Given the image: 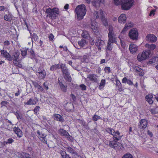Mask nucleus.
Listing matches in <instances>:
<instances>
[{
	"mask_svg": "<svg viewBox=\"0 0 158 158\" xmlns=\"http://www.w3.org/2000/svg\"><path fill=\"white\" fill-rule=\"evenodd\" d=\"M77 15V18L79 20L82 19L86 14V9L84 4H81L77 6L75 9Z\"/></svg>",
	"mask_w": 158,
	"mask_h": 158,
	"instance_id": "obj_1",
	"label": "nucleus"
},
{
	"mask_svg": "<svg viewBox=\"0 0 158 158\" xmlns=\"http://www.w3.org/2000/svg\"><path fill=\"white\" fill-rule=\"evenodd\" d=\"M45 12L47 14V17L49 16L50 19H53L59 15V10L56 8L54 7L52 9L49 8L46 9Z\"/></svg>",
	"mask_w": 158,
	"mask_h": 158,
	"instance_id": "obj_2",
	"label": "nucleus"
},
{
	"mask_svg": "<svg viewBox=\"0 0 158 158\" xmlns=\"http://www.w3.org/2000/svg\"><path fill=\"white\" fill-rule=\"evenodd\" d=\"M60 67L62 70L63 76L66 80L68 82H71L72 78L70 75L68 69L65 66V65L64 64H61L60 65Z\"/></svg>",
	"mask_w": 158,
	"mask_h": 158,
	"instance_id": "obj_3",
	"label": "nucleus"
},
{
	"mask_svg": "<svg viewBox=\"0 0 158 158\" xmlns=\"http://www.w3.org/2000/svg\"><path fill=\"white\" fill-rule=\"evenodd\" d=\"M134 0H121V8L123 10L130 9L133 5Z\"/></svg>",
	"mask_w": 158,
	"mask_h": 158,
	"instance_id": "obj_4",
	"label": "nucleus"
},
{
	"mask_svg": "<svg viewBox=\"0 0 158 158\" xmlns=\"http://www.w3.org/2000/svg\"><path fill=\"white\" fill-rule=\"evenodd\" d=\"M151 52L149 50H146L143 52L142 53H139L137 56V59L139 61L145 60L148 58Z\"/></svg>",
	"mask_w": 158,
	"mask_h": 158,
	"instance_id": "obj_5",
	"label": "nucleus"
},
{
	"mask_svg": "<svg viewBox=\"0 0 158 158\" xmlns=\"http://www.w3.org/2000/svg\"><path fill=\"white\" fill-rule=\"evenodd\" d=\"M129 35L131 39L133 40H137L138 33L136 29L133 28L129 32Z\"/></svg>",
	"mask_w": 158,
	"mask_h": 158,
	"instance_id": "obj_6",
	"label": "nucleus"
},
{
	"mask_svg": "<svg viewBox=\"0 0 158 158\" xmlns=\"http://www.w3.org/2000/svg\"><path fill=\"white\" fill-rule=\"evenodd\" d=\"M140 124L139 126V128L140 129L144 130L146 128L148 125V122L146 119H142L140 121Z\"/></svg>",
	"mask_w": 158,
	"mask_h": 158,
	"instance_id": "obj_7",
	"label": "nucleus"
},
{
	"mask_svg": "<svg viewBox=\"0 0 158 158\" xmlns=\"http://www.w3.org/2000/svg\"><path fill=\"white\" fill-rule=\"evenodd\" d=\"M100 13L101 16V20L103 25L105 26H107L108 23L107 19L104 16V12L102 10H100Z\"/></svg>",
	"mask_w": 158,
	"mask_h": 158,
	"instance_id": "obj_8",
	"label": "nucleus"
},
{
	"mask_svg": "<svg viewBox=\"0 0 158 158\" xmlns=\"http://www.w3.org/2000/svg\"><path fill=\"white\" fill-rule=\"evenodd\" d=\"M37 133L39 135V138L40 140L43 143H46L47 139L45 138L46 136V135L42 132H40L39 131H37Z\"/></svg>",
	"mask_w": 158,
	"mask_h": 158,
	"instance_id": "obj_9",
	"label": "nucleus"
},
{
	"mask_svg": "<svg viewBox=\"0 0 158 158\" xmlns=\"http://www.w3.org/2000/svg\"><path fill=\"white\" fill-rule=\"evenodd\" d=\"M104 44V41L100 39H97L96 40L95 44L99 50H101V48L102 47Z\"/></svg>",
	"mask_w": 158,
	"mask_h": 158,
	"instance_id": "obj_10",
	"label": "nucleus"
},
{
	"mask_svg": "<svg viewBox=\"0 0 158 158\" xmlns=\"http://www.w3.org/2000/svg\"><path fill=\"white\" fill-rule=\"evenodd\" d=\"M146 40L152 42H155L157 40V37L154 35L152 34L148 35L146 37Z\"/></svg>",
	"mask_w": 158,
	"mask_h": 158,
	"instance_id": "obj_11",
	"label": "nucleus"
},
{
	"mask_svg": "<svg viewBox=\"0 0 158 158\" xmlns=\"http://www.w3.org/2000/svg\"><path fill=\"white\" fill-rule=\"evenodd\" d=\"M1 52L2 55L9 61H11L12 60V58L11 56L6 51L2 50L1 51Z\"/></svg>",
	"mask_w": 158,
	"mask_h": 158,
	"instance_id": "obj_12",
	"label": "nucleus"
},
{
	"mask_svg": "<svg viewBox=\"0 0 158 158\" xmlns=\"http://www.w3.org/2000/svg\"><path fill=\"white\" fill-rule=\"evenodd\" d=\"M108 36L109 39L108 42H111L112 43H116L117 42L116 41V37L114 33H110L109 34H108Z\"/></svg>",
	"mask_w": 158,
	"mask_h": 158,
	"instance_id": "obj_13",
	"label": "nucleus"
},
{
	"mask_svg": "<svg viewBox=\"0 0 158 158\" xmlns=\"http://www.w3.org/2000/svg\"><path fill=\"white\" fill-rule=\"evenodd\" d=\"M137 48V46L134 44H131L129 45V50L131 53L132 54L136 52L138 49Z\"/></svg>",
	"mask_w": 158,
	"mask_h": 158,
	"instance_id": "obj_14",
	"label": "nucleus"
},
{
	"mask_svg": "<svg viewBox=\"0 0 158 158\" xmlns=\"http://www.w3.org/2000/svg\"><path fill=\"white\" fill-rule=\"evenodd\" d=\"M126 19L127 18L125 14H121L118 17V20L120 23H124L126 22Z\"/></svg>",
	"mask_w": 158,
	"mask_h": 158,
	"instance_id": "obj_15",
	"label": "nucleus"
},
{
	"mask_svg": "<svg viewBox=\"0 0 158 158\" xmlns=\"http://www.w3.org/2000/svg\"><path fill=\"white\" fill-rule=\"evenodd\" d=\"M65 148L67 149L68 152L71 153L73 156H78V154L75 149L69 146Z\"/></svg>",
	"mask_w": 158,
	"mask_h": 158,
	"instance_id": "obj_16",
	"label": "nucleus"
},
{
	"mask_svg": "<svg viewBox=\"0 0 158 158\" xmlns=\"http://www.w3.org/2000/svg\"><path fill=\"white\" fill-rule=\"evenodd\" d=\"M13 131L18 136L19 138L23 136V133L22 131L18 127H15L13 128Z\"/></svg>",
	"mask_w": 158,
	"mask_h": 158,
	"instance_id": "obj_17",
	"label": "nucleus"
},
{
	"mask_svg": "<svg viewBox=\"0 0 158 158\" xmlns=\"http://www.w3.org/2000/svg\"><path fill=\"white\" fill-rule=\"evenodd\" d=\"M118 143L116 141H110L109 145L111 148L116 149L118 146Z\"/></svg>",
	"mask_w": 158,
	"mask_h": 158,
	"instance_id": "obj_18",
	"label": "nucleus"
},
{
	"mask_svg": "<svg viewBox=\"0 0 158 158\" xmlns=\"http://www.w3.org/2000/svg\"><path fill=\"white\" fill-rule=\"evenodd\" d=\"M104 2V0H94L92 3L93 6L97 7L99 6L100 3H103Z\"/></svg>",
	"mask_w": 158,
	"mask_h": 158,
	"instance_id": "obj_19",
	"label": "nucleus"
},
{
	"mask_svg": "<svg viewBox=\"0 0 158 158\" xmlns=\"http://www.w3.org/2000/svg\"><path fill=\"white\" fill-rule=\"evenodd\" d=\"M37 101L38 100L36 98H34V99L31 98L27 102H25L24 103L27 105H35Z\"/></svg>",
	"mask_w": 158,
	"mask_h": 158,
	"instance_id": "obj_20",
	"label": "nucleus"
},
{
	"mask_svg": "<svg viewBox=\"0 0 158 158\" xmlns=\"http://www.w3.org/2000/svg\"><path fill=\"white\" fill-rule=\"evenodd\" d=\"M91 27L95 33H97L98 31V26L97 25V23L94 21L92 22Z\"/></svg>",
	"mask_w": 158,
	"mask_h": 158,
	"instance_id": "obj_21",
	"label": "nucleus"
},
{
	"mask_svg": "<svg viewBox=\"0 0 158 158\" xmlns=\"http://www.w3.org/2000/svg\"><path fill=\"white\" fill-rule=\"evenodd\" d=\"M53 116L54 117V119L55 120L60 121L61 122H63L64 121V119L62 116L58 114H55Z\"/></svg>",
	"mask_w": 158,
	"mask_h": 158,
	"instance_id": "obj_22",
	"label": "nucleus"
},
{
	"mask_svg": "<svg viewBox=\"0 0 158 158\" xmlns=\"http://www.w3.org/2000/svg\"><path fill=\"white\" fill-rule=\"evenodd\" d=\"M135 70L137 72L139 73V75L143 76L144 75L143 70L138 66H135L134 68Z\"/></svg>",
	"mask_w": 158,
	"mask_h": 158,
	"instance_id": "obj_23",
	"label": "nucleus"
},
{
	"mask_svg": "<svg viewBox=\"0 0 158 158\" xmlns=\"http://www.w3.org/2000/svg\"><path fill=\"white\" fill-rule=\"evenodd\" d=\"M152 94H149L146 96L145 99L146 100L149 104H152L153 102V101L152 100Z\"/></svg>",
	"mask_w": 158,
	"mask_h": 158,
	"instance_id": "obj_24",
	"label": "nucleus"
},
{
	"mask_svg": "<svg viewBox=\"0 0 158 158\" xmlns=\"http://www.w3.org/2000/svg\"><path fill=\"white\" fill-rule=\"evenodd\" d=\"M19 54V52H15L13 54L12 58L14 61H18V60Z\"/></svg>",
	"mask_w": 158,
	"mask_h": 158,
	"instance_id": "obj_25",
	"label": "nucleus"
},
{
	"mask_svg": "<svg viewBox=\"0 0 158 158\" xmlns=\"http://www.w3.org/2000/svg\"><path fill=\"white\" fill-rule=\"evenodd\" d=\"M145 46L146 48H148L150 51V50H153L156 47V45L153 44H145Z\"/></svg>",
	"mask_w": 158,
	"mask_h": 158,
	"instance_id": "obj_26",
	"label": "nucleus"
},
{
	"mask_svg": "<svg viewBox=\"0 0 158 158\" xmlns=\"http://www.w3.org/2000/svg\"><path fill=\"white\" fill-rule=\"evenodd\" d=\"M132 23L130 22L128 23H127L125 25V27H124L123 29L121 31V33L123 34L125 33V31L127 30V28L128 27H131Z\"/></svg>",
	"mask_w": 158,
	"mask_h": 158,
	"instance_id": "obj_27",
	"label": "nucleus"
},
{
	"mask_svg": "<svg viewBox=\"0 0 158 158\" xmlns=\"http://www.w3.org/2000/svg\"><path fill=\"white\" fill-rule=\"evenodd\" d=\"M60 153L62 158H71V157L69 154H67L65 151L61 150L60 151Z\"/></svg>",
	"mask_w": 158,
	"mask_h": 158,
	"instance_id": "obj_28",
	"label": "nucleus"
},
{
	"mask_svg": "<svg viewBox=\"0 0 158 158\" xmlns=\"http://www.w3.org/2000/svg\"><path fill=\"white\" fill-rule=\"evenodd\" d=\"M87 78L89 79L90 81L94 82L96 81L97 80V79L96 77V76L94 74L89 75Z\"/></svg>",
	"mask_w": 158,
	"mask_h": 158,
	"instance_id": "obj_29",
	"label": "nucleus"
},
{
	"mask_svg": "<svg viewBox=\"0 0 158 158\" xmlns=\"http://www.w3.org/2000/svg\"><path fill=\"white\" fill-rule=\"evenodd\" d=\"M122 82L123 83H126L127 82L129 85H132L133 84V82L131 80L127 79L126 77H124L123 78Z\"/></svg>",
	"mask_w": 158,
	"mask_h": 158,
	"instance_id": "obj_30",
	"label": "nucleus"
},
{
	"mask_svg": "<svg viewBox=\"0 0 158 158\" xmlns=\"http://www.w3.org/2000/svg\"><path fill=\"white\" fill-rule=\"evenodd\" d=\"M59 132L62 136H64L66 137L67 135H69V133L63 129H60L59 130Z\"/></svg>",
	"mask_w": 158,
	"mask_h": 158,
	"instance_id": "obj_31",
	"label": "nucleus"
},
{
	"mask_svg": "<svg viewBox=\"0 0 158 158\" xmlns=\"http://www.w3.org/2000/svg\"><path fill=\"white\" fill-rule=\"evenodd\" d=\"M86 44V40L83 39H82L81 40L78 42V44L81 47H83Z\"/></svg>",
	"mask_w": 158,
	"mask_h": 158,
	"instance_id": "obj_32",
	"label": "nucleus"
},
{
	"mask_svg": "<svg viewBox=\"0 0 158 158\" xmlns=\"http://www.w3.org/2000/svg\"><path fill=\"white\" fill-rule=\"evenodd\" d=\"M60 68V65L59 64H55L51 66L50 68V70L51 71H53L55 70L59 69Z\"/></svg>",
	"mask_w": 158,
	"mask_h": 158,
	"instance_id": "obj_33",
	"label": "nucleus"
},
{
	"mask_svg": "<svg viewBox=\"0 0 158 158\" xmlns=\"http://www.w3.org/2000/svg\"><path fill=\"white\" fill-rule=\"evenodd\" d=\"M37 76H39V78L40 79H43L46 76V73L45 71L43 72L42 73H40L38 74H36Z\"/></svg>",
	"mask_w": 158,
	"mask_h": 158,
	"instance_id": "obj_34",
	"label": "nucleus"
},
{
	"mask_svg": "<svg viewBox=\"0 0 158 158\" xmlns=\"http://www.w3.org/2000/svg\"><path fill=\"white\" fill-rule=\"evenodd\" d=\"M81 36L83 38L88 39L89 37V35L88 32L87 31L83 32L81 34Z\"/></svg>",
	"mask_w": 158,
	"mask_h": 158,
	"instance_id": "obj_35",
	"label": "nucleus"
},
{
	"mask_svg": "<svg viewBox=\"0 0 158 158\" xmlns=\"http://www.w3.org/2000/svg\"><path fill=\"white\" fill-rule=\"evenodd\" d=\"M106 131L113 135H114L116 134L115 132L113 129L108 128L107 129Z\"/></svg>",
	"mask_w": 158,
	"mask_h": 158,
	"instance_id": "obj_36",
	"label": "nucleus"
},
{
	"mask_svg": "<svg viewBox=\"0 0 158 158\" xmlns=\"http://www.w3.org/2000/svg\"><path fill=\"white\" fill-rule=\"evenodd\" d=\"M122 158H133L132 155L129 153L124 155Z\"/></svg>",
	"mask_w": 158,
	"mask_h": 158,
	"instance_id": "obj_37",
	"label": "nucleus"
},
{
	"mask_svg": "<svg viewBox=\"0 0 158 158\" xmlns=\"http://www.w3.org/2000/svg\"><path fill=\"white\" fill-rule=\"evenodd\" d=\"M75 87V88H78L79 87L81 88V89H86V86L84 84H81L79 86L77 85H74Z\"/></svg>",
	"mask_w": 158,
	"mask_h": 158,
	"instance_id": "obj_38",
	"label": "nucleus"
},
{
	"mask_svg": "<svg viewBox=\"0 0 158 158\" xmlns=\"http://www.w3.org/2000/svg\"><path fill=\"white\" fill-rule=\"evenodd\" d=\"M111 43H112L111 42H108L106 48V50L110 51L112 50V47Z\"/></svg>",
	"mask_w": 158,
	"mask_h": 158,
	"instance_id": "obj_39",
	"label": "nucleus"
},
{
	"mask_svg": "<svg viewBox=\"0 0 158 158\" xmlns=\"http://www.w3.org/2000/svg\"><path fill=\"white\" fill-rule=\"evenodd\" d=\"M92 119L94 121H96L98 119H101V118L100 116L95 114L93 117Z\"/></svg>",
	"mask_w": 158,
	"mask_h": 158,
	"instance_id": "obj_40",
	"label": "nucleus"
},
{
	"mask_svg": "<svg viewBox=\"0 0 158 158\" xmlns=\"http://www.w3.org/2000/svg\"><path fill=\"white\" fill-rule=\"evenodd\" d=\"M93 15L94 19H97L99 18L98 13L97 11H94Z\"/></svg>",
	"mask_w": 158,
	"mask_h": 158,
	"instance_id": "obj_41",
	"label": "nucleus"
},
{
	"mask_svg": "<svg viewBox=\"0 0 158 158\" xmlns=\"http://www.w3.org/2000/svg\"><path fill=\"white\" fill-rule=\"evenodd\" d=\"M58 81L60 85L61 88L63 89L64 88H66L67 86L64 85L63 83L62 82V81H60L59 80H58Z\"/></svg>",
	"mask_w": 158,
	"mask_h": 158,
	"instance_id": "obj_42",
	"label": "nucleus"
},
{
	"mask_svg": "<svg viewBox=\"0 0 158 158\" xmlns=\"http://www.w3.org/2000/svg\"><path fill=\"white\" fill-rule=\"evenodd\" d=\"M105 84V80H102L101 82L100 83V85L99 86V88H102V87H104Z\"/></svg>",
	"mask_w": 158,
	"mask_h": 158,
	"instance_id": "obj_43",
	"label": "nucleus"
},
{
	"mask_svg": "<svg viewBox=\"0 0 158 158\" xmlns=\"http://www.w3.org/2000/svg\"><path fill=\"white\" fill-rule=\"evenodd\" d=\"M122 136H118V137H116L114 136L113 137V138L114 139L113 140H115L117 141L119 140V139H120L122 138Z\"/></svg>",
	"mask_w": 158,
	"mask_h": 158,
	"instance_id": "obj_44",
	"label": "nucleus"
},
{
	"mask_svg": "<svg viewBox=\"0 0 158 158\" xmlns=\"http://www.w3.org/2000/svg\"><path fill=\"white\" fill-rule=\"evenodd\" d=\"M38 38V36L35 33H33L32 35V40H33V39L35 41L37 40Z\"/></svg>",
	"mask_w": 158,
	"mask_h": 158,
	"instance_id": "obj_45",
	"label": "nucleus"
},
{
	"mask_svg": "<svg viewBox=\"0 0 158 158\" xmlns=\"http://www.w3.org/2000/svg\"><path fill=\"white\" fill-rule=\"evenodd\" d=\"M150 112L152 114H154L158 113V112L156 111V109H152L150 110Z\"/></svg>",
	"mask_w": 158,
	"mask_h": 158,
	"instance_id": "obj_46",
	"label": "nucleus"
},
{
	"mask_svg": "<svg viewBox=\"0 0 158 158\" xmlns=\"http://www.w3.org/2000/svg\"><path fill=\"white\" fill-rule=\"evenodd\" d=\"M30 155L28 153H25L24 154L23 156V158H30Z\"/></svg>",
	"mask_w": 158,
	"mask_h": 158,
	"instance_id": "obj_47",
	"label": "nucleus"
},
{
	"mask_svg": "<svg viewBox=\"0 0 158 158\" xmlns=\"http://www.w3.org/2000/svg\"><path fill=\"white\" fill-rule=\"evenodd\" d=\"M104 70L106 72H107L108 73L110 72V68L109 67H106Z\"/></svg>",
	"mask_w": 158,
	"mask_h": 158,
	"instance_id": "obj_48",
	"label": "nucleus"
},
{
	"mask_svg": "<svg viewBox=\"0 0 158 158\" xmlns=\"http://www.w3.org/2000/svg\"><path fill=\"white\" fill-rule=\"evenodd\" d=\"M27 50L21 51V54L23 56H25L27 55Z\"/></svg>",
	"mask_w": 158,
	"mask_h": 158,
	"instance_id": "obj_49",
	"label": "nucleus"
},
{
	"mask_svg": "<svg viewBox=\"0 0 158 158\" xmlns=\"http://www.w3.org/2000/svg\"><path fill=\"white\" fill-rule=\"evenodd\" d=\"M4 19L7 21H10V17L8 16V15H6L4 16Z\"/></svg>",
	"mask_w": 158,
	"mask_h": 158,
	"instance_id": "obj_50",
	"label": "nucleus"
},
{
	"mask_svg": "<svg viewBox=\"0 0 158 158\" xmlns=\"http://www.w3.org/2000/svg\"><path fill=\"white\" fill-rule=\"evenodd\" d=\"M54 36L51 33L50 34L49 36H48V38L50 40L52 41L53 40L54 38Z\"/></svg>",
	"mask_w": 158,
	"mask_h": 158,
	"instance_id": "obj_51",
	"label": "nucleus"
},
{
	"mask_svg": "<svg viewBox=\"0 0 158 158\" xmlns=\"http://www.w3.org/2000/svg\"><path fill=\"white\" fill-rule=\"evenodd\" d=\"M14 140L13 139L11 138H9L7 140V142L8 143H11L14 142Z\"/></svg>",
	"mask_w": 158,
	"mask_h": 158,
	"instance_id": "obj_52",
	"label": "nucleus"
},
{
	"mask_svg": "<svg viewBox=\"0 0 158 158\" xmlns=\"http://www.w3.org/2000/svg\"><path fill=\"white\" fill-rule=\"evenodd\" d=\"M8 102L6 101H2L1 103V104L2 106H6Z\"/></svg>",
	"mask_w": 158,
	"mask_h": 158,
	"instance_id": "obj_53",
	"label": "nucleus"
},
{
	"mask_svg": "<svg viewBox=\"0 0 158 158\" xmlns=\"http://www.w3.org/2000/svg\"><path fill=\"white\" fill-rule=\"evenodd\" d=\"M40 106H37L34 109V112L35 113H37V112L39 110Z\"/></svg>",
	"mask_w": 158,
	"mask_h": 158,
	"instance_id": "obj_54",
	"label": "nucleus"
},
{
	"mask_svg": "<svg viewBox=\"0 0 158 158\" xmlns=\"http://www.w3.org/2000/svg\"><path fill=\"white\" fill-rule=\"evenodd\" d=\"M114 3L116 6L119 5L120 2L119 0H114Z\"/></svg>",
	"mask_w": 158,
	"mask_h": 158,
	"instance_id": "obj_55",
	"label": "nucleus"
},
{
	"mask_svg": "<svg viewBox=\"0 0 158 158\" xmlns=\"http://www.w3.org/2000/svg\"><path fill=\"white\" fill-rule=\"evenodd\" d=\"M43 72H45V71L44 69H41V68H39L38 70V71H37L36 73L37 74H38L40 73H41Z\"/></svg>",
	"mask_w": 158,
	"mask_h": 158,
	"instance_id": "obj_56",
	"label": "nucleus"
},
{
	"mask_svg": "<svg viewBox=\"0 0 158 158\" xmlns=\"http://www.w3.org/2000/svg\"><path fill=\"white\" fill-rule=\"evenodd\" d=\"M70 96L71 97V98H72L73 101H76V97L74 94H71L70 95Z\"/></svg>",
	"mask_w": 158,
	"mask_h": 158,
	"instance_id": "obj_57",
	"label": "nucleus"
},
{
	"mask_svg": "<svg viewBox=\"0 0 158 158\" xmlns=\"http://www.w3.org/2000/svg\"><path fill=\"white\" fill-rule=\"evenodd\" d=\"M34 85L35 86V88H37L38 89H40V88H41V87L40 86V85H39L38 84V83H34Z\"/></svg>",
	"mask_w": 158,
	"mask_h": 158,
	"instance_id": "obj_58",
	"label": "nucleus"
},
{
	"mask_svg": "<svg viewBox=\"0 0 158 158\" xmlns=\"http://www.w3.org/2000/svg\"><path fill=\"white\" fill-rule=\"evenodd\" d=\"M89 41H90V43L91 45H94V44L95 43V42H94V39H93L92 38L90 39Z\"/></svg>",
	"mask_w": 158,
	"mask_h": 158,
	"instance_id": "obj_59",
	"label": "nucleus"
},
{
	"mask_svg": "<svg viewBox=\"0 0 158 158\" xmlns=\"http://www.w3.org/2000/svg\"><path fill=\"white\" fill-rule=\"evenodd\" d=\"M69 140H70L71 141H73V139H72V137L69 135H69H67L66 136Z\"/></svg>",
	"mask_w": 158,
	"mask_h": 158,
	"instance_id": "obj_60",
	"label": "nucleus"
},
{
	"mask_svg": "<svg viewBox=\"0 0 158 158\" xmlns=\"http://www.w3.org/2000/svg\"><path fill=\"white\" fill-rule=\"evenodd\" d=\"M156 11L155 10H152L150 12L149 16H151L152 15H155V12Z\"/></svg>",
	"mask_w": 158,
	"mask_h": 158,
	"instance_id": "obj_61",
	"label": "nucleus"
},
{
	"mask_svg": "<svg viewBox=\"0 0 158 158\" xmlns=\"http://www.w3.org/2000/svg\"><path fill=\"white\" fill-rule=\"evenodd\" d=\"M48 84L47 82H45L44 84V87L46 88V89H48Z\"/></svg>",
	"mask_w": 158,
	"mask_h": 158,
	"instance_id": "obj_62",
	"label": "nucleus"
},
{
	"mask_svg": "<svg viewBox=\"0 0 158 158\" xmlns=\"http://www.w3.org/2000/svg\"><path fill=\"white\" fill-rule=\"evenodd\" d=\"M15 115L16 116L18 119H19V118H20V115L18 112H16L15 113Z\"/></svg>",
	"mask_w": 158,
	"mask_h": 158,
	"instance_id": "obj_63",
	"label": "nucleus"
},
{
	"mask_svg": "<svg viewBox=\"0 0 158 158\" xmlns=\"http://www.w3.org/2000/svg\"><path fill=\"white\" fill-rule=\"evenodd\" d=\"M109 32L108 34H109L110 33H114L113 32V30L112 29V27H109Z\"/></svg>",
	"mask_w": 158,
	"mask_h": 158,
	"instance_id": "obj_64",
	"label": "nucleus"
}]
</instances>
